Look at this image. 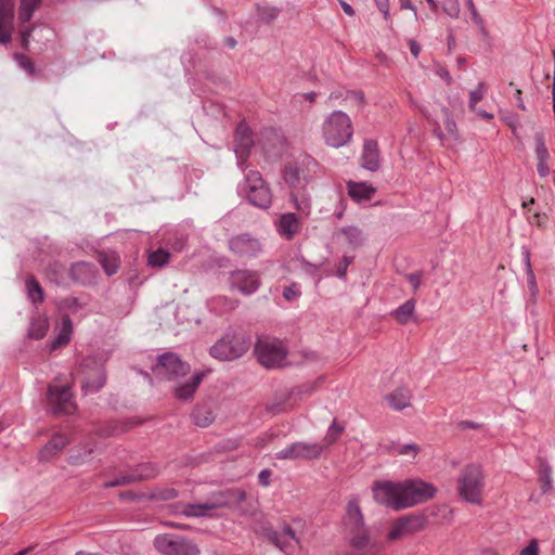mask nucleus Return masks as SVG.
Masks as SVG:
<instances>
[{
	"label": "nucleus",
	"mask_w": 555,
	"mask_h": 555,
	"mask_svg": "<svg viewBox=\"0 0 555 555\" xmlns=\"http://www.w3.org/2000/svg\"><path fill=\"white\" fill-rule=\"evenodd\" d=\"M325 446L317 442L297 441L275 453L278 460H317L319 459Z\"/></svg>",
	"instance_id": "14"
},
{
	"label": "nucleus",
	"mask_w": 555,
	"mask_h": 555,
	"mask_svg": "<svg viewBox=\"0 0 555 555\" xmlns=\"http://www.w3.org/2000/svg\"><path fill=\"white\" fill-rule=\"evenodd\" d=\"M413 311H414V301L406 300L404 304H402L401 306H399L396 309L395 315L400 323H406L409 318L412 315Z\"/></svg>",
	"instance_id": "40"
},
{
	"label": "nucleus",
	"mask_w": 555,
	"mask_h": 555,
	"mask_svg": "<svg viewBox=\"0 0 555 555\" xmlns=\"http://www.w3.org/2000/svg\"><path fill=\"white\" fill-rule=\"evenodd\" d=\"M191 370L189 363L175 352H165L157 357V361L153 366V373L157 377L167 379H178L185 376Z\"/></svg>",
	"instance_id": "12"
},
{
	"label": "nucleus",
	"mask_w": 555,
	"mask_h": 555,
	"mask_svg": "<svg viewBox=\"0 0 555 555\" xmlns=\"http://www.w3.org/2000/svg\"><path fill=\"white\" fill-rule=\"evenodd\" d=\"M14 21V0H0V43L8 44L12 40Z\"/></svg>",
	"instance_id": "19"
},
{
	"label": "nucleus",
	"mask_w": 555,
	"mask_h": 555,
	"mask_svg": "<svg viewBox=\"0 0 555 555\" xmlns=\"http://www.w3.org/2000/svg\"><path fill=\"white\" fill-rule=\"evenodd\" d=\"M408 43H409L411 54L414 57H417L421 52V46L414 39H410Z\"/></svg>",
	"instance_id": "61"
},
{
	"label": "nucleus",
	"mask_w": 555,
	"mask_h": 555,
	"mask_svg": "<svg viewBox=\"0 0 555 555\" xmlns=\"http://www.w3.org/2000/svg\"><path fill=\"white\" fill-rule=\"evenodd\" d=\"M255 353L259 363L267 369H278L287 364V350L283 343L275 338L258 339Z\"/></svg>",
	"instance_id": "9"
},
{
	"label": "nucleus",
	"mask_w": 555,
	"mask_h": 555,
	"mask_svg": "<svg viewBox=\"0 0 555 555\" xmlns=\"http://www.w3.org/2000/svg\"><path fill=\"white\" fill-rule=\"evenodd\" d=\"M343 430H344V427L340 426L336 421H333V423L328 427L327 433L324 437L325 448L335 443L338 440V438L340 437Z\"/></svg>",
	"instance_id": "41"
},
{
	"label": "nucleus",
	"mask_w": 555,
	"mask_h": 555,
	"mask_svg": "<svg viewBox=\"0 0 555 555\" xmlns=\"http://www.w3.org/2000/svg\"><path fill=\"white\" fill-rule=\"evenodd\" d=\"M374 193L375 190L364 182L348 183V194L353 201L358 203L370 201Z\"/></svg>",
	"instance_id": "31"
},
{
	"label": "nucleus",
	"mask_w": 555,
	"mask_h": 555,
	"mask_svg": "<svg viewBox=\"0 0 555 555\" xmlns=\"http://www.w3.org/2000/svg\"><path fill=\"white\" fill-rule=\"evenodd\" d=\"M229 248L240 258H254L261 253L262 245L258 238L248 233H243L229 240Z\"/></svg>",
	"instance_id": "17"
},
{
	"label": "nucleus",
	"mask_w": 555,
	"mask_h": 555,
	"mask_svg": "<svg viewBox=\"0 0 555 555\" xmlns=\"http://www.w3.org/2000/svg\"><path fill=\"white\" fill-rule=\"evenodd\" d=\"M99 261L108 276L115 274L119 268L118 261L115 256L102 254L99 256Z\"/></svg>",
	"instance_id": "39"
},
{
	"label": "nucleus",
	"mask_w": 555,
	"mask_h": 555,
	"mask_svg": "<svg viewBox=\"0 0 555 555\" xmlns=\"http://www.w3.org/2000/svg\"><path fill=\"white\" fill-rule=\"evenodd\" d=\"M73 322L67 313L62 315V325L56 337L50 344V351H54L63 346H66L72 337Z\"/></svg>",
	"instance_id": "28"
},
{
	"label": "nucleus",
	"mask_w": 555,
	"mask_h": 555,
	"mask_svg": "<svg viewBox=\"0 0 555 555\" xmlns=\"http://www.w3.org/2000/svg\"><path fill=\"white\" fill-rule=\"evenodd\" d=\"M353 257L344 256L337 264L336 275L340 280H346L347 269L352 263Z\"/></svg>",
	"instance_id": "50"
},
{
	"label": "nucleus",
	"mask_w": 555,
	"mask_h": 555,
	"mask_svg": "<svg viewBox=\"0 0 555 555\" xmlns=\"http://www.w3.org/2000/svg\"><path fill=\"white\" fill-rule=\"evenodd\" d=\"M291 201L300 216L308 217L310 215L311 197L306 188L291 190Z\"/></svg>",
	"instance_id": "29"
},
{
	"label": "nucleus",
	"mask_w": 555,
	"mask_h": 555,
	"mask_svg": "<svg viewBox=\"0 0 555 555\" xmlns=\"http://www.w3.org/2000/svg\"><path fill=\"white\" fill-rule=\"evenodd\" d=\"M341 528L350 546L356 550L352 555H378L380 547L371 540L357 496L349 499L347 502Z\"/></svg>",
	"instance_id": "2"
},
{
	"label": "nucleus",
	"mask_w": 555,
	"mask_h": 555,
	"mask_svg": "<svg viewBox=\"0 0 555 555\" xmlns=\"http://www.w3.org/2000/svg\"><path fill=\"white\" fill-rule=\"evenodd\" d=\"M389 405L397 411H401L410 405L411 391L406 387H398L386 397Z\"/></svg>",
	"instance_id": "30"
},
{
	"label": "nucleus",
	"mask_w": 555,
	"mask_h": 555,
	"mask_svg": "<svg viewBox=\"0 0 555 555\" xmlns=\"http://www.w3.org/2000/svg\"><path fill=\"white\" fill-rule=\"evenodd\" d=\"M25 286H26L27 296L31 302L38 304V302L43 301V299H44L43 289L35 276H28L26 279Z\"/></svg>",
	"instance_id": "34"
},
{
	"label": "nucleus",
	"mask_w": 555,
	"mask_h": 555,
	"mask_svg": "<svg viewBox=\"0 0 555 555\" xmlns=\"http://www.w3.org/2000/svg\"><path fill=\"white\" fill-rule=\"evenodd\" d=\"M524 262L526 266V272L528 275V283L531 287L535 286V278L532 271L531 262H530V251L528 248L522 247Z\"/></svg>",
	"instance_id": "49"
},
{
	"label": "nucleus",
	"mask_w": 555,
	"mask_h": 555,
	"mask_svg": "<svg viewBox=\"0 0 555 555\" xmlns=\"http://www.w3.org/2000/svg\"><path fill=\"white\" fill-rule=\"evenodd\" d=\"M456 428L460 430H466V429H481L483 428V424L477 423L474 421H461L456 424Z\"/></svg>",
	"instance_id": "55"
},
{
	"label": "nucleus",
	"mask_w": 555,
	"mask_h": 555,
	"mask_svg": "<svg viewBox=\"0 0 555 555\" xmlns=\"http://www.w3.org/2000/svg\"><path fill=\"white\" fill-rule=\"evenodd\" d=\"M515 100H516V106L521 109V111H526V105L524 103V100L521 98V90L519 89H516V92H515Z\"/></svg>",
	"instance_id": "64"
},
{
	"label": "nucleus",
	"mask_w": 555,
	"mask_h": 555,
	"mask_svg": "<svg viewBox=\"0 0 555 555\" xmlns=\"http://www.w3.org/2000/svg\"><path fill=\"white\" fill-rule=\"evenodd\" d=\"M300 229L299 221L294 212L283 214L278 221V232L286 240H292Z\"/></svg>",
	"instance_id": "25"
},
{
	"label": "nucleus",
	"mask_w": 555,
	"mask_h": 555,
	"mask_svg": "<svg viewBox=\"0 0 555 555\" xmlns=\"http://www.w3.org/2000/svg\"><path fill=\"white\" fill-rule=\"evenodd\" d=\"M535 142V156L538 159L537 171L540 177H546L550 173V168L547 166V159L550 158L548 150L545 145L544 134L542 132H537L534 135Z\"/></svg>",
	"instance_id": "23"
},
{
	"label": "nucleus",
	"mask_w": 555,
	"mask_h": 555,
	"mask_svg": "<svg viewBox=\"0 0 555 555\" xmlns=\"http://www.w3.org/2000/svg\"><path fill=\"white\" fill-rule=\"evenodd\" d=\"M504 122L512 129L513 134L516 138L520 139V134H519L520 125L518 122L517 117L514 115L507 116L504 118Z\"/></svg>",
	"instance_id": "53"
},
{
	"label": "nucleus",
	"mask_w": 555,
	"mask_h": 555,
	"mask_svg": "<svg viewBox=\"0 0 555 555\" xmlns=\"http://www.w3.org/2000/svg\"><path fill=\"white\" fill-rule=\"evenodd\" d=\"M485 486V475L480 465L468 464L461 470L457 493L464 502L481 505Z\"/></svg>",
	"instance_id": "4"
},
{
	"label": "nucleus",
	"mask_w": 555,
	"mask_h": 555,
	"mask_svg": "<svg viewBox=\"0 0 555 555\" xmlns=\"http://www.w3.org/2000/svg\"><path fill=\"white\" fill-rule=\"evenodd\" d=\"M155 548L164 555H199V548L190 539L163 534L154 539Z\"/></svg>",
	"instance_id": "11"
},
{
	"label": "nucleus",
	"mask_w": 555,
	"mask_h": 555,
	"mask_svg": "<svg viewBox=\"0 0 555 555\" xmlns=\"http://www.w3.org/2000/svg\"><path fill=\"white\" fill-rule=\"evenodd\" d=\"M246 500V493L243 490L236 489L230 492H220L214 495L209 501L201 504H188L183 514L188 517H205L210 516L211 513L218 508L228 506L231 502L237 504Z\"/></svg>",
	"instance_id": "8"
},
{
	"label": "nucleus",
	"mask_w": 555,
	"mask_h": 555,
	"mask_svg": "<svg viewBox=\"0 0 555 555\" xmlns=\"http://www.w3.org/2000/svg\"><path fill=\"white\" fill-rule=\"evenodd\" d=\"M69 444V439L62 433L54 434L51 439L41 448L38 454L40 462H50L59 456Z\"/></svg>",
	"instance_id": "20"
},
{
	"label": "nucleus",
	"mask_w": 555,
	"mask_h": 555,
	"mask_svg": "<svg viewBox=\"0 0 555 555\" xmlns=\"http://www.w3.org/2000/svg\"><path fill=\"white\" fill-rule=\"evenodd\" d=\"M378 144L375 140H366L363 144L361 165L370 171H377L380 167Z\"/></svg>",
	"instance_id": "22"
},
{
	"label": "nucleus",
	"mask_w": 555,
	"mask_h": 555,
	"mask_svg": "<svg viewBox=\"0 0 555 555\" xmlns=\"http://www.w3.org/2000/svg\"><path fill=\"white\" fill-rule=\"evenodd\" d=\"M347 98H352L359 102L360 105L364 104V93L361 91H348Z\"/></svg>",
	"instance_id": "62"
},
{
	"label": "nucleus",
	"mask_w": 555,
	"mask_h": 555,
	"mask_svg": "<svg viewBox=\"0 0 555 555\" xmlns=\"http://www.w3.org/2000/svg\"><path fill=\"white\" fill-rule=\"evenodd\" d=\"M377 9L383 14L385 21L390 20L389 2L388 0H374Z\"/></svg>",
	"instance_id": "58"
},
{
	"label": "nucleus",
	"mask_w": 555,
	"mask_h": 555,
	"mask_svg": "<svg viewBox=\"0 0 555 555\" xmlns=\"http://www.w3.org/2000/svg\"><path fill=\"white\" fill-rule=\"evenodd\" d=\"M272 470L264 468L258 474V482L262 487H268L271 483Z\"/></svg>",
	"instance_id": "56"
},
{
	"label": "nucleus",
	"mask_w": 555,
	"mask_h": 555,
	"mask_svg": "<svg viewBox=\"0 0 555 555\" xmlns=\"http://www.w3.org/2000/svg\"><path fill=\"white\" fill-rule=\"evenodd\" d=\"M205 376L206 372L196 371L186 383L175 388V396L184 401L192 399Z\"/></svg>",
	"instance_id": "24"
},
{
	"label": "nucleus",
	"mask_w": 555,
	"mask_h": 555,
	"mask_svg": "<svg viewBox=\"0 0 555 555\" xmlns=\"http://www.w3.org/2000/svg\"><path fill=\"white\" fill-rule=\"evenodd\" d=\"M485 92H486L485 82H479L478 87L475 90L470 91L468 106L472 111H476L475 106L479 101L482 100Z\"/></svg>",
	"instance_id": "45"
},
{
	"label": "nucleus",
	"mask_w": 555,
	"mask_h": 555,
	"mask_svg": "<svg viewBox=\"0 0 555 555\" xmlns=\"http://www.w3.org/2000/svg\"><path fill=\"white\" fill-rule=\"evenodd\" d=\"M520 555H539V545L535 539L531 540L529 544L521 550Z\"/></svg>",
	"instance_id": "59"
},
{
	"label": "nucleus",
	"mask_w": 555,
	"mask_h": 555,
	"mask_svg": "<svg viewBox=\"0 0 555 555\" xmlns=\"http://www.w3.org/2000/svg\"><path fill=\"white\" fill-rule=\"evenodd\" d=\"M40 0H21L20 10H18V21L22 24L28 23L35 10L38 8Z\"/></svg>",
	"instance_id": "36"
},
{
	"label": "nucleus",
	"mask_w": 555,
	"mask_h": 555,
	"mask_svg": "<svg viewBox=\"0 0 555 555\" xmlns=\"http://www.w3.org/2000/svg\"><path fill=\"white\" fill-rule=\"evenodd\" d=\"M170 258V254L163 248L151 251L147 257V263L151 267L162 268L164 267Z\"/></svg>",
	"instance_id": "37"
},
{
	"label": "nucleus",
	"mask_w": 555,
	"mask_h": 555,
	"mask_svg": "<svg viewBox=\"0 0 555 555\" xmlns=\"http://www.w3.org/2000/svg\"><path fill=\"white\" fill-rule=\"evenodd\" d=\"M79 373L83 395L100 391L106 383V372L103 363L93 358H87L81 362Z\"/></svg>",
	"instance_id": "10"
},
{
	"label": "nucleus",
	"mask_w": 555,
	"mask_h": 555,
	"mask_svg": "<svg viewBox=\"0 0 555 555\" xmlns=\"http://www.w3.org/2000/svg\"><path fill=\"white\" fill-rule=\"evenodd\" d=\"M319 163L308 154H300L287 162L282 170V177L291 190L306 188L317 173Z\"/></svg>",
	"instance_id": "3"
},
{
	"label": "nucleus",
	"mask_w": 555,
	"mask_h": 555,
	"mask_svg": "<svg viewBox=\"0 0 555 555\" xmlns=\"http://www.w3.org/2000/svg\"><path fill=\"white\" fill-rule=\"evenodd\" d=\"M341 234L346 237L348 245L357 249L364 244L365 237L361 229L353 225L344 227L340 230Z\"/></svg>",
	"instance_id": "32"
},
{
	"label": "nucleus",
	"mask_w": 555,
	"mask_h": 555,
	"mask_svg": "<svg viewBox=\"0 0 555 555\" xmlns=\"http://www.w3.org/2000/svg\"><path fill=\"white\" fill-rule=\"evenodd\" d=\"M427 519L423 514H411L395 520L387 533L388 541H397L426 527Z\"/></svg>",
	"instance_id": "15"
},
{
	"label": "nucleus",
	"mask_w": 555,
	"mask_h": 555,
	"mask_svg": "<svg viewBox=\"0 0 555 555\" xmlns=\"http://www.w3.org/2000/svg\"><path fill=\"white\" fill-rule=\"evenodd\" d=\"M393 452L400 455H411L415 457L420 452V447L416 443L396 444Z\"/></svg>",
	"instance_id": "44"
},
{
	"label": "nucleus",
	"mask_w": 555,
	"mask_h": 555,
	"mask_svg": "<svg viewBox=\"0 0 555 555\" xmlns=\"http://www.w3.org/2000/svg\"><path fill=\"white\" fill-rule=\"evenodd\" d=\"M49 330V322L43 317H37L31 319L28 327V337L31 339H42Z\"/></svg>",
	"instance_id": "33"
},
{
	"label": "nucleus",
	"mask_w": 555,
	"mask_h": 555,
	"mask_svg": "<svg viewBox=\"0 0 555 555\" xmlns=\"http://www.w3.org/2000/svg\"><path fill=\"white\" fill-rule=\"evenodd\" d=\"M436 493V488L420 479H410L403 483L378 481L373 487L376 502L396 511L421 504Z\"/></svg>",
	"instance_id": "1"
},
{
	"label": "nucleus",
	"mask_w": 555,
	"mask_h": 555,
	"mask_svg": "<svg viewBox=\"0 0 555 555\" xmlns=\"http://www.w3.org/2000/svg\"><path fill=\"white\" fill-rule=\"evenodd\" d=\"M250 346L249 337L241 331L225 333L215 345L209 353L219 361H233L243 357Z\"/></svg>",
	"instance_id": "6"
},
{
	"label": "nucleus",
	"mask_w": 555,
	"mask_h": 555,
	"mask_svg": "<svg viewBox=\"0 0 555 555\" xmlns=\"http://www.w3.org/2000/svg\"><path fill=\"white\" fill-rule=\"evenodd\" d=\"M280 10L274 7L258 8L259 17L266 23H271L279 16Z\"/></svg>",
	"instance_id": "46"
},
{
	"label": "nucleus",
	"mask_w": 555,
	"mask_h": 555,
	"mask_svg": "<svg viewBox=\"0 0 555 555\" xmlns=\"http://www.w3.org/2000/svg\"><path fill=\"white\" fill-rule=\"evenodd\" d=\"M538 482L540 485L541 493L546 494L553 489L552 467L547 460L538 456Z\"/></svg>",
	"instance_id": "26"
},
{
	"label": "nucleus",
	"mask_w": 555,
	"mask_h": 555,
	"mask_svg": "<svg viewBox=\"0 0 555 555\" xmlns=\"http://www.w3.org/2000/svg\"><path fill=\"white\" fill-rule=\"evenodd\" d=\"M322 135L328 146L337 149L346 145L353 135L350 117L343 111H334L323 121Z\"/></svg>",
	"instance_id": "5"
},
{
	"label": "nucleus",
	"mask_w": 555,
	"mask_h": 555,
	"mask_svg": "<svg viewBox=\"0 0 555 555\" xmlns=\"http://www.w3.org/2000/svg\"><path fill=\"white\" fill-rule=\"evenodd\" d=\"M268 539L285 553L288 552L293 543L299 544V539L291 526H284L281 531H270Z\"/></svg>",
	"instance_id": "21"
},
{
	"label": "nucleus",
	"mask_w": 555,
	"mask_h": 555,
	"mask_svg": "<svg viewBox=\"0 0 555 555\" xmlns=\"http://www.w3.org/2000/svg\"><path fill=\"white\" fill-rule=\"evenodd\" d=\"M408 280L413 286L414 289H416L421 284V275L420 273H411L408 275Z\"/></svg>",
	"instance_id": "63"
},
{
	"label": "nucleus",
	"mask_w": 555,
	"mask_h": 555,
	"mask_svg": "<svg viewBox=\"0 0 555 555\" xmlns=\"http://www.w3.org/2000/svg\"><path fill=\"white\" fill-rule=\"evenodd\" d=\"M241 437L223 439L215 446V449L217 452L234 451L241 446Z\"/></svg>",
	"instance_id": "42"
},
{
	"label": "nucleus",
	"mask_w": 555,
	"mask_h": 555,
	"mask_svg": "<svg viewBox=\"0 0 555 555\" xmlns=\"http://www.w3.org/2000/svg\"><path fill=\"white\" fill-rule=\"evenodd\" d=\"M81 304L76 297H68L61 301L60 308L66 312L77 313L81 308Z\"/></svg>",
	"instance_id": "47"
},
{
	"label": "nucleus",
	"mask_w": 555,
	"mask_h": 555,
	"mask_svg": "<svg viewBox=\"0 0 555 555\" xmlns=\"http://www.w3.org/2000/svg\"><path fill=\"white\" fill-rule=\"evenodd\" d=\"M229 283L232 288L246 296L256 293L261 285L258 272L246 269L232 271L229 276Z\"/></svg>",
	"instance_id": "16"
},
{
	"label": "nucleus",
	"mask_w": 555,
	"mask_h": 555,
	"mask_svg": "<svg viewBox=\"0 0 555 555\" xmlns=\"http://www.w3.org/2000/svg\"><path fill=\"white\" fill-rule=\"evenodd\" d=\"M298 261L300 262L301 270H304L309 275H314L320 270V266L309 262L304 257L298 259Z\"/></svg>",
	"instance_id": "54"
},
{
	"label": "nucleus",
	"mask_w": 555,
	"mask_h": 555,
	"mask_svg": "<svg viewBox=\"0 0 555 555\" xmlns=\"http://www.w3.org/2000/svg\"><path fill=\"white\" fill-rule=\"evenodd\" d=\"M14 59L17 61L18 65L23 69H25L29 75H33L35 73V66L30 59L20 53H15Z\"/></svg>",
	"instance_id": "51"
},
{
	"label": "nucleus",
	"mask_w": 555,
	"mask_h": 555,
	"mask_svg": "<svg viewBox=\"0 0 555 555\" xmlns=\"http://www.w3.org/2000/svg\"><path fill=\"white\" fill-rule=\"evenodd\" d=\"M192 418L197 426L208 427L215 421V415L207 406H196L192 413Z\"/></svg>",
	"instance_id": "35"
},
{
	"label": "nucleus",
	"mask_w": 555,
	"mask_h": 555,
	"mask_svg": "<svg viewBox=\"0 0 555 555\" xmlns=\"http://www.w3.org/2000/svg\"><path fill=\"white\" fill-rule=\"evenodd\" d=\"M33 26L25 27L21 29V46L23 49H27L29 44V40L33 34Z\"/></svg>",
	"instance_id": "57"
},
{
	"label": "nucleus",
	"mask_w": 555,
	"mask_h": 555,
	"mask_svg": "<svg viewBox=\"0 0 555 555\" xmlns=\"http://www.w3.org/2000/svg\"><path fill=\"white\" fill-rule=\"evenodd\" d=\"M137 481H139V480H138V478L135 476V473L132 472L131 474H126V475H121L119 477H116L113 480L107 481L104 486H105V488H113V487L130 485V483H133V482H137Z\"/></svg>",
	"instance_id": "43"
},
{
	"label": "nucleus",
	"mask_w": 555,
	"mask_h": 555,
	"mask_svg": "<svg viewBox=\"0 0 555 555\" xmlns=\"http://www.w3.org/2000/svg\"><path fill=\"white\" fill-rule=\"evenodd\" d=\"M299 287L296 283H293L283 288V297L287 301H293L300 296Z\"/></svg>",
	"instance_id": "52"
},
{
	"label": "nucleus",
	"mask_w": 555,
	"mask_h": 555,
	"mask_svg": "<svg viewBox=\"0 0 555 555\" xmlns=\"http://www.w3.org/2000/svg\"><path fill=\"white\" fill-rule=\"evenodd\" d=\"M464 5L468 9L469 13H470V18L472 21L481 29L483 30L485 28V25H483V20L481 18V16L479 15L473 0H464Z\"/></svg>",
	"instance_id": "48"
},
{
	"label": "nucleus",
	"mask_w": 555,
	"mask_h": 555,
	"mask_svg": "<svg viewBox=\"0 0 555 555\" xmlns=\"http://www.w3.org/2000/svg\"><path fill=\"white\" fill-rule=\"evenodd\" d=\"M178 496V491L173 488H167L159 492L158 498L164 501L173 500Z\"/></svg>",
	"instance_id": "60"
},
{
	"label": "nucleus",
	"mask_w": 555,
	"mask_h": 555,
	"mask_svg": "<svg viewBox=\"0 0 555 555\" xmlns=\"http://www.w3.org/2000/svg\"><path fill=\"white\" fill-rule=\"evenodd\" d=\"M235 141V155L237 158V166L244 168V165L249 156L250 150L254 145L251 131L245 122H240L234 133Z\"/></svg>",
	"instance_id": "18"
},
{
	"label": "nucleus",
	"mask_w": 555,
	"mask_h": 555,
	"mask_svg": "<svg viewBox=\"0 0 555 555\" xmlns=\"http://www.w3.org/2000/svg\"><path fill=\"white\" fill-rule=\"evenodd\" d=\"M48 408L54 415L72 414L76 410L69 386L49 385L47 391Z\"/></svg>",
	"instance_id": "13"
},
{
	"label": "nucleus",
	"mask_w": 555,
	"mask_h": 555,
	"mask_svg": "<svg viewBox=\"0 0 555 555\" xmlns=\"http://www.w3.org/2000/svg\"><path fill=\"white\" fill-rule=\"evenodd\" d=\"M133 472L139 481L153 478L158 474L156 466L151 463L140 464Z\"/></svg>",
	"instance_id": "38"
},
{
	"label": "nucleus",
	"mask_w": 555,
	"mask_h": 555,
	"mask_svg": "<svg viewBox=\"0 0 555 555\" xmlns=\"http://www.w3.org/2000/svg\"><path fill=\"white\" fill-rule=\"evenodd\" d=\"M94 273L95 267L85 261L73 263L69 270L70 279L81 284L90 283L94 278Z\"/></svg>",
	"instance_id": "27"
},
{
	"label": "nucleus",
	"mask_w": 555,
	"mask_h": 555,
	"mask_svg": "<svg viewBox=\"0 0 555 555\" xmlns=\"http://www.w3.org/2000/svg\"><path fill=\"white\" fill-rule=\"evenodd\" d=\"M237 192L245 196L255 207L268 209L272 203V194L259 171L249 170L243 182L238 183Z\"/></svg>",
	"instance_id": "7"
}]
</instances>
